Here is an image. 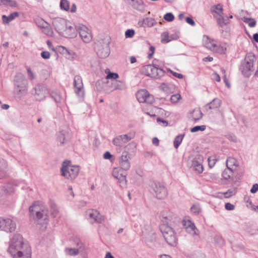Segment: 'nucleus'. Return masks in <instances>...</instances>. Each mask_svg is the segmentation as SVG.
Wrapping results in <instances>:
<instances>
[{
  "instance_id": "1",
  "label": "nucleus",
  "mask_w": 258,
  "mask_h": 258,
  "mask_svg": "<svg viewBox=\"0 0 258 258\" xmlns=\"http://www.w3.org/2000/svg\"><path fill=\"white\" fill-rule=\"evenodd\" d=\"M8 251L13 258H31V247L27 243L24 242L22 236L20 234L14 235Z\"/></svg>"
},
{
  "instance_id": "3",
  "label": "nucleus",
  "mask_w": 258,
  "mask_h": 258,
  "mask_svg": "<svg viewBox=\"0 0 258 258\" xmlns=\"http://www.w3.org/2000/svg\"><path fill=\"white\" fill-rule=\"evenodd\" d=\"M60 171L62 176L69 180H73L78 175L80 168L78 166L71 164L70 161H66L62 163Z\"/></svg>"
},
{
  "instance_id": "29",
  "label": "nucleus",
  "mask_w": 258,
  "mask_h": 258,
  "mask_svg": "<svg viewBox=\"0 0 258 258\" xmlns=\"http://www.w3.org/2000/svg\"><path fill=\"white\" fill-rule=\"evenodd\" d=\"M19 13L18 12H14L11 13L9 16L6 15L2 16V21L4 24H9L11 21L14 20L16 17H18Z\"/></svg>"
},
{
  "instance_id": "5",
  "label": "nucleus",
  "mask_w": 258,
  "mask_h": 258,
  "mask_svg": "<svg viewBox=\"0 0 258 258\" xmlns=\"http://www.w3.org/2000/svg\"><path fill=\"white\" fill-rule=\"evenodd\" d=\"M203 45L207 49L219 54L225 53L227 49L226 43L219 44L216 40L210 38L207 36H205L203 38Z\"/></svg>"
},
{
  "instance_id": "40",
  "label": "nucleus",
  "mask_w": 258,
  "mask_h": 258,
  "mask_svg": "<svg viewBox=\"0 0 258 258\" xmlns=\"http://www.w3.org/2000/svg\"><path fill=\"white\" fill-rule=\"evenodd\" d=\"M66 253L70 256H75L78 254L79 250L77 248H67L65 249Z\"/></svg>"
},
{
  "instance_id": "53",
  "label": "nucleus",
  "mask_w": 258,
  "mask_h": 258,
  "mask_svg": "<svg viewBox=\"0 0 258 258\" xmlns=\"http://www.w3.org/2000/svg\"><path fill=\"white\" fill-rule=\"evenodd\" d=\"M135 35V31L133 29H128L125 32L126 38H132Z\"/></svg>"
},
{
  "instance_id": "38",
  "label": "nucleus",
  "mask_w": 258,
  "mask_h": 258,
  "mask_svg": "<svg viewBox=\"0 0 258 258\" xmlns=\"http://www.w3.org/2000/svg\"><path fill=\"white\" fill-rule=\"evenodd\" d=\"M242 20L244 23H247L251 28L254 27L256 25V22L253 18L243 17L242 18Z\"/></svg>"
},
{
  "instance_id": "47",
  "label": "nucleus",
  "mask_w": 258,
  "mask_h": 258,
  "mask_svg": "<svg viewBox=\"0 0 258 258\" xmlns=\"http://www.w3.org/2000/svg\"><path fill=\"white\" fill-rule=\"evenodd\" d=\"M51 213L52 215L55 217H56L59 212L58 208L55 204H51Z\"/></svg>"
},
{
  "instance_id": "48",
  "label": "nucleus",
  "mask_w": 258,
  "mask_h": 258,
  "mask_svg": "<svg viewBox=\"0 0 258 258\" xmlns=\"http://www.w3.org/2000/svg\"><path fill=\"white\" fill-rule=\"evenodd\" d=\"M164 19L168 22H172L174 20L175 17L173 14L171 13H167L164 15Z\"/></svg>"
},
{
  "instance_id": "25",
  "label": "nucleus",
  "mask_w": 258,
  "mask_h": 258,
  "mask_svg": "<svg viewBox=\"0 0 258 258\" xmlns=\"http://www.w3.org/2000/svg\"><path fill=\"white\" fill-rule=\"evenodd\" d=\"M161 217L162 224L164 223L169 225L172 219L173 215L169 211H164L161 213Z\"/></svg>"
},
{
  "instance_id": "15",
  "label": "nucleus",
  "mask_w": 258,
  "mask_h": 258,
  "mask_svg": "<svg viewBox=\"0 0 258 258\" xmlns=\"http://www.w3.org/2000/svg\"><path fill=\"white\" fill-rule=\"evenodd\" d=\"M16 224L11 218H3L0 217V230L7 232L12 233L15 231Z\"/></svg>"
},
{
  "instance_id": "19",
  "label": "nucleus",
  "mask_w": 258,
  "mask_h": 258,
  "mask_svg": "<svg viewBox=\"0 0 258 258\" xmlns=\"http://www.w3.org/2000/svg\"><path fill=\"white\" fill-rule=\"evenodd\" d=\"M130 155L128 152L124 151L119 157L118 163L120 168L124 171L129 170L131 167Z\"/></svg>"
},
{
  "instance_id": "33",
  "label": "nucleus",
  "mask_w": 258,
  "mask_h": 258,
  "mask_svg": "<svg viewBox=\"0 0 258 258\" xmlns=\"http://www.w3.org/2000/svg\"><path fill=\"white\" fill-rule=\"evenodd\" d=\"M111 84L114 90H122L124 88V83L120 81L112 80Z\"/></svg>"
},
{
  "instance_id": "9",
  "label": "nucleus",
  "mask_w": 258,
  "mask_h": 258,
  "mask_svg": "<svg viewBox=\"0 0 258 258\" xmlns=\"http://www.w3.org/2000/svg\"><path fill=\"white\" fill-rule=\"evenodd\" d=\"M109 40H102L96 44L95 50L97 55L102 58L107 57L110 52Z\"/></svg>"
},
{
  "instance_id": "24",
  "label": "nucleus",
  "mask_w": 258,
  "mask_h": 258,
  "mask_svg": "<svg viewBox=\"0 0 258 258\" xmlns=\"http://www.w3.org/2000/svg\"><path fill=\"white\" fill-rule=\"evenodd\" d=\"M156 24L155 20L152 18L147 17L138 22V25L143 27H151Z\"/></svg>"
},
{
  "instance_id": "12",
  "label": "nucleus",
  "mask_w": 258,
  "mask_h": 258,
  "mask_svg": "<svg viewBox=\"0 0 258 258\" xmlns=\"http://www.w3.org/2000/svg\"><path fill=\"white\" fill-rule=\"evenodd\" d=\"M152 192L158 199H163L167 196V190L160 182H154L151 186Z\"/></svg>"
},
{
  "instance_id": "30",
  "label": "nucleus",
  "mask_w": 258,
  "mask_h": 258,
  "mask_svg": "<svg viewBox=\"0 0 258 258\" xmlns=\"http://www.w3.org/2000/svg\"><path fill=\"white\" fill-rule=\"evenodd\" d=\"M50 95L56 103H60L63 99L60 92L57 90L52 91Z\"/></svg>"
},
{
  "instance_id": "42",
  "label": "nucleus",
  "mask_w": 258,
  "mask_h": 258,
  "mask_svg": "<svg viewBox=\"0 0 258 258\" xmlns=\"http://www.w3.org/2000/svg\"><path fill=\"white\" fill-rule=\"evenodd\" d=\"M42 31L45 34L49 36H52L53 34V32L49 24L45 28H43Z\"/></svg>"
},
{
  "instance_id": "49",
  "label": "nucleus",
  "mask_w": 258,
  "mask_h": 258,
  "mask_svg": "<svg viewBox=\"0 0 258 258\" xmlns=\"http://www.w3.org/2000/svg\"><path fill=\"white\" fill-rule=\"evenodd\" d=\"M16 2L14 0H4V4L6 6H10L12 7H16Z\"/></svg>"
},
{
  "instance_id": "4",
  "label": "nucleus",
  "mask_w": 258,
  "mask_h": 258,
  "mask_svg": "<svg viewBox=\"0 0 258 258\" xmlns=\"http://www.w3.org/2000/svg\"><path fill=\"white\" fill-rule=\"evenodd\" d=\"M160 230L165 240L169 245L173 246L176 245L178 240L177 235L170 225L164 223L160 226Z\"/></svg>"
},
{
  "instance_id": "62",
  "label": "nucleus",
  "mask_w": 258,
  "mask_h": 258,
  "mask_svg": "<svg viewBox=\"0 0 258 258\" xmlns=\"http://www.w3.org/2000/svg\"><path fill=\"white\" fill-rule=\"evenodd\" d=\"M159 141L157 138L155 137L152 139V143L156 146L159 145Z\"/></svg>"
},
{
  "instance_id": "8",
  "label": "nucleus",
  "mask_w": 258,
  "mask_h": 258,
  "mask_svg": "<svg viewBox=\"0 0 258 258\" xmlns=\"http://www.w3.org/2000/svg\"><path fill=\"white\" fill-rule=\"evenodd\" d=\"M14 85L15 90L18 95L21 96L27 93L28 83L23 74L18 73L16 75Z\"/></svg>"
},
{
  "instance_id": "10",
  "label": "nucleus",
  "mask_w": 258,
  "mask_h": 258,
  "mask_svg": "<svg viewBox=\"0 0 258 258\" xmlns=\"http://www.w3.org/2000/svg\"><path fill=\"white\" fill-rule=\"evenodd\" d=\"M203 161V156L200 154H197L188 159V165L197 173H201L204 169L202 165Z\"/></svg>"
},
{
  "instance_id": "59",
  "label": "nucleus",
  "mask_w": 258,
  "mask_h": 258,
  "mask_svg": "<svg viewBox=\"0 0 258 258\" xmlns=\"http://www.w3.org/2000/svg\"><path fill=\"white\" fill-rule=\"evenodd\" d=\"M171 73L173 75V76H174L176 78H177L178 79H182L183 77V76L181 74H179L176 72H174L172 71H170Z\"/></svg>"
},
{
  "instance_id": "60",
  "label": "nucleus",
  "mask_w": 258,
  "mask_h": 258,
  "mask_svg": "<svg viewBox=\"0 0 258 258\" xmlns=\"http://www.w3.org/2000/svg\"><path fill=\"white\" fill-rule=\"evenodd\" d=\"M112 155L109 152L106 151L103 155V157L105 159H110Z\"/></svg>"
},
{
  "instance_id": "31",
  "label": "nucleus",
  "mask_w": 258,
  "mask_h": 258,
  "mask_svg": "<svg viewBox=\"0 0 258 258\" xmlns=\"http://www.w3.org/2000/svg\"><path fill=\"white\" fill-rule=\"evenodd\" d=\"M237 189L235 187H233L228 189L225 192H219V195L223 196L225 198H230L232 196L235 195L236 194Z\"/></svg>"
},
{
  "instance_id": "7",
  "label": "nucleus",
  "mask_w": 258,
  "mask_h": 258,
  "mask_svg": "<svg viewBox=\"0 0 258 258\" xmlns=\"http://www.w3.org/2000/svg\"><path fill=\"white\" fill-rule=\"evenodd\" d=\"M255 60V57L253 54L249 53L246 55L240 67L241 71L244 76L248 77L253 72V64Z\"/></svg>"
},
{
  "instance_id": "2",
  "label": "nucleus",
  "mask_w": 258,
  "mask_h": 258,
  "mask_svg": "<svg viewBox=\"0 0 258 258\" xmlns=\"http://www.w3.org/2000/svg\"><path fill=\"white\" fill-rule=\"evenodd\" d=\"M56 30L61 35L70 38L77 36V30L74 24L63 19H57L53 21Z\"/></svg>"
},
{
  "instance_id": "35",
  "label": "nucleus",
  "mask_w": 258,
  "mask_h": 258,
  "mask_svg": "<svg viewBox=\"0 0 258 258\" xmlns=\"http://www.w3.org/2000/svg\"><path fill=\"white\" fill-rule=\"evenodd\" d=\"M233 170L230 168H226L222 172V177L226 180L230 179L233 176Z\"/></svg>"
},
{
  "instance_id": "17",
  "label": "nucleus",
  "mask_w": 258,
  "mask_h": 258,
  "mask_svg": "<svg viewBox=\"0 0 258 258\" xmlns=\"http://www.w3.org/2000/svg\"><path fill=\"white\" fill-rule=\"evenodd\" d=\"M137 99L140 103H147L149 104L152 103L154 101V97L153 95L145 89H142L138 91L136 94Z\"/></svg>"
},
{
  "instance_id": "45",
  "label": "nucleus",
  "mask_w": 258,
  "mask_h": 258,
  "mask_svg": "<svg viewBox=\"0 0 258 258\" xmlns=\"http://www.w3.org/2000/svg\"><path fill=\"white\" fill-rule=\"evenodd\" d=\"M217 21L218 25L221 27H223L229 23V22L225 19L223 15H222L221 16H219V17L217 18Z\"/></svg>"
},
{
  "instance_id": "21",
  "label": "nucleus",
  "mask_w": 258,
  "mask_h": 258,
  "mask_svg": "<svg viewBox=\"0 0 258 258\" xmlns=\"http://www.w3.org/2000/svg\"><path fill=\"white\" fill-rule=\"evenodd\" d=\"M122 170L120 168H114L112 170V174L113 176L118 180L120 183V186L121 187H125L126 185V175H124L121 173Z\"/></svg>"
},
{
  "instance_id": "51",
  "label": "nucleus",
  "mask_w": 258,
  "mask_h": 258,
  "mask_svg": "<svg viewBox=\"0 0 258 258\" xmlns=\"http://www.w3.org/2000/svg\"><path fill=\"white\" fill-rule=\"evenodd\" d=\"M206 130L205 125L196 126L190 129L191 133L197 132L199 131H204Z\"/></svg>"
},
{
  "instance_id": "32",
  "label": "nucleus",
  "mask_w": 258,
  "mask_h": 258,
  "mask_svg": "<svg viewBox=\"0 0 258 258\" xmlns=\"http://www.w3.org/2000/svg\"><path fill=\"white\" fill-rule=\"evenodd\" d=\"M7 164L5 160L0 159V175H2V178L7 175Z\"/></svg>"
},
{
  "instance_id": "13",
  "label": "nucleus",
  "mask_w": 258,
  "mask_h": 258,
  "mask_svg": "<svg viewBox=\"0 0 258 258\" xmlns=\"http://www.w3.org/2000/svg\"><path fill=\"white\" fill-rule=\"evenodd\" d=\"M32 94L36 100L40 101L45 99L49 94V91L45 85L37 84L33 88Z\"/></svg>"
},
{
  "instance_id": "54",
  "label": "nucleus",
  "mask_w": 258,
  "mask_h": 258,
  "mask_svg": "<svg viewBox=\"0 0 258 258\" xmlns=\"http://www.w3.org/2000/svg\"><path fill=\"white\" fill-rule=\"evenodd\" d=\"M27 72L28 73V77L30 80H33L35 78V75L32 72V70L30 68H27Z\"/></svg>"
},
{
  "instance_id": "61",
  "label": "nucleus",
  "mask_w": 258,
  "mask_h": 258,
  "mask_svg": "<svg viewBox=\"0 0 258 258\" xmlns=\"http://www.w3.org/2000/svg\"><path fill=\"white\" fill-rule=\"evenodd\" d=\"M213 79L216 81L217 82H220L221 81V78L220 76L216 73H215L213 75Z\"/></svg>"
},
{
  "instance_id": "23",
  "label": "nucleus",
  "mask_w": 258,
  "mask_h": 258,
  "mask_svg": "<svg viewBox=\"0 0 258 258\" xmlns=\"http://www.w3.org/2000/svg\"><path fill=\"white\" fill-rule=\"evenodd\" d=\"M71 139L70 133L66 130L60 131L57 136V141L60 145L67 144Z\"/></svg>"
},
{
  "instance_id": "34",
  "label": "nucleus",
  "mask_w": 258,
  "mask_h": 258,
  "mask_svg": "<svg viewBox=\"0 0 258 258\" xmlns=\"http://www.w3.org/2000/svg\"><path fill=\"white\" fill-rule=\"evenodd\" d=\"M35 22L37 26L39 27L41 30L45 28L46 26H47L48 23L45 21L43 19L37 17L35 19Z\"/></svg>"
},
{
  "instance_id": "57",
  "label": "nucleus",
  "mask_w": 258,
  "mask_h": 258,
  "mask_svg": "<svg viewBox=\"0 0 258 258\" xmlns=\"http://www.w3.org/2000/svg\"><path fill=\"white\" fill-rule=\"evenodd\" d=\"M185 21L191 26H194L196 25L195 21L190 17L185 18Z\"/></svg>"
},
{
  "instance_id": "20",
  "label": "nucleus",
  "mask_w": 258,
  "mask_h": 258,
  "mask_svg": "<svg viewBox=\"0 0 258 258\" xmlns=\"http://www.w3.org/2000/svg\"><path fill=\"white\" fill-rule=\"evenodd\" d=\"M87 218L91 223H101L104 221V217L96 210H89L87 211Z\"/></svg>"
},
{
  "instance_id": "39",
  "label": "nucleus",
  "mask_w": 258,
  "mask_h": 258,
  "mask_svg": "<svg viewBox=\"0 0 258 258\" xmlns=\"http://www.w3.org/2000/svg\"><path fill=\"white\" fill-rule=\"evenodd\" d=\"M60 8L61 10L69 11H70V3L68 0H61L60 2Z\"/></svg>"
},
{
  "instance_id": "6",
  "label": "nucleus",
  "mask_w": 258,
  "mask_h": 258,
  "mask_svg": "<svg viewBox=\"0 0 258 258\" xmlns=\"http://www.w3.org/2000/svg\"><path fill=\"white\" fill-rule=\"evenodd\" d=\"M29 212L31 215H36L39 222L44 224L47 222L48 211L44 206L40 207L36 203H34L29 208Z\"/></svg>"
},
{
  "instance_id": "64",
  "label": "nucleus",
  "mask_w": 258,
  "mask_h": 258,
  "mask_svg": "<svg viewBox=\"0 0 258 258\" xmlns=\"http://www.w3.org/2000/svg\"><path fill=\"white\" fill-rule=\"evenodd\" d=\"M105 258H114V257L109 252L106 253Z\"/></svg>"
},
{
  "instance_id": "44",
  "label": "nucleus",
  "mask_w": 258,
  "mask_h": 258,
  "mask_svg": "<svg viewBox=\"0 0 258 258\" xmlns=\"http://www.w3.org/2000/svg\"><path fill=\"white\" fill-rule=\"evenodd\" d=\"M133 7L134 9L139 11H143L144 8L143 3L142 2H135L133 5Z\"/></svg>"
},
{
  "instance_id": "11",
  "label": "nucleus",
  "mask_w": 258,
  "mask_h": 258,
  "mask_svg": "<svg viewBox=\"0 0 258 258\" xmlns=\"http://www.w3.org/2000/svg\"><path fill=\"white\" fill-rule=\"evenodd\" d=\"M142 71L144 75L154 78H160L164 74L162 69L151 64L144 66Z\"/></svg>"
},
{
  "instance_id": "58",
  "label": "nucleus",
  "mask_w": 258,
  "mask_h": 258,
  "mask_svg": "<svg viewBox=\"0 0 258 258\" xmlns=\"http://www.w3.org/2000/svg\"><path fill=\"white\" fill-rule=\"evenodd\" d=\"M258 191V184L255 183L252 185V188L250 189V192L252 194H254Z\"/></svg>"
},
{
  "instance_id": "18",
  "label": "nucleus",
  "mask_w": 258,
  "mask_h": 258,
  "mask_svg": "<svg viewBox=\"0 0 258 258\" xmlns=\"http://www.w3.org/2000/svg\"><path fill=\"white\" fill-rule=\"evenodd\" d=\"M74 87L77 95L82 99L84 96V89L82 79L80 76L77 75L74 77Z\"/></svg>"
},
{
  "instance_id": "46",
  "label": "nucleus",
  "mask_w": 258,
  "mask_h": 258,
  "mask_svg": "<svg viewBox=\"0 0 258 258\" xmlns=\"http://www.w3.org/2000/svg\"><path fill=\"white\" fill-rule=\"evenodd\" d=\"M2 190L5 195L11 194L14 191V187L11 185H7L4 187Z\"/></svg>"
},
{
  "instance_id": "27",
  "label": "nucleus",
  "mask_w": 258,
  "mask_h": 258,
  "mask_svg": "<svg viewBox=\"0 0 258 258\" xmlns=\"http://www.w3.org/2000/svg\"><path fill=\"white\" fill-rule=\"evenodd\" d=\"M203 116V114L199 108H196L191 112L190 117L195 122L200 120Z\"/></svg>"
},
{
  "instance_id": "50",
  "label": "nucleus",
  "mask_w": 258,
  "mask_h": 258,
  "mask_svg": "<svg viewBox=\"0 0 258 258\" xmlns=\"http://www.w3.org/2000/svg\"><path fill=\"white\" fill-rule=\"evenodd\" d=\"M118 75L117 73H112L109 72L108 75L106 77V79H112V80H116L118 78Z\"/></svg>"
},
{
  "instance_id": "26",
  "label": "nucleus",
  "mask_w": 258,
  "mask_h": 258,
  "mask_svg": "<svg viewBox=\"0 0 258 258\" xmlns=\"http://www.w3.org/2000/svg\"><path fill=\"white\" fill-rule=\"evenodd\" d=\"M177 37L174 35H169L167 32H164L161 34V41L162 43H168L172 40L176 39Z\"/></svg>"
},
{
  "instance_id": "16",
  "label": "nucleus",
  "mask_w": 258,
  "mask_h": 258,
  "mask_svg": "<svg viewBox=\"0 0 258 258\" xmlns=\"http://www.w3.org/2000/svg\"><path fill=\"white\" fill-rule=\"evenodd\" d=\"M133 139L131 134L117 135L112 140V144L120 151Z\"/></svg>"
},
{
  "instance_id": "55",
  "label": "nucleus",
  "mask_w": 258,
  "mask_h": 258,
  "mask_svg": "<svg viewBox=\"0 0 258 258\" xmlns=\"http://www.w3.org/2000/svg\"><path fill=\"white\" fill-rule=\"evenodd\" d=\"M41 56L44 59H48L50 56V53L48 51H42Z\"/></svg>"
},
{
  "instance_id": "56",
  "label": "nucleus",
  "mask_w": 258,
  "mask_h": 258,
  "mask_svg": "<svg viewBox=\"0 0 258 258\" xmlns=\"http://www.w3.org/2000/svg\"><path fill=\"white\" fill-rule=\"evenodd\" d=\"M225 208L227 210H233L235 208V206L230 203H227L225 205Z\"/></svg>"
},
{
  "instance_id": "52",
  "label": "nucleus",
  "mask_w": 258,
  "mask_h": 258,
  "mask_svg": "<svg viewBox=\"0 0 258 258\" xmlns=\"http://www.w3.org/2000/svg\"><path fill=\"white\" fill-rule=\"evenodd\" d=\"M181 98V96L179 94L172 95L170 97V101L173 103H176Z\"/></svg>"
},
{
  "instance_id": "43",
  "label": "nucleus",
  "mask_w": 258,
  "mask_h": 258,
  "mask_svg": "<svg viewBox=\"0 0 258 258\" xmlns=\"http://www.w3.org/2000/svg\"><path fill=\"white\" fill-rule=\"evenodd\" d=\"M183 138V136L182 135H179L176 137L174 141V146L176 149L178 148L182 141Z\"/></svg>"
},
{
  "instance_id": "41",
  "label": "nucleus",
  "mask_w": 258,
  "mask_h": 258,
  "mask_svg": "<svg viewBox=\"0 0 258 258\" xmlns=\"http://www.w3.org/2000/svg\"><path fill=\"white\" fill-rule=\"evenodd\" d=\"M201 207L199 204H194L190 208V211L196 215L199 214L201 212Z\"/></svg>"
},
{
  "instance_id": "14",
  "label": "nucleus",
  "mask_w": 258,
  "mask_h": 258,
  "mask_svg": "<svg viewBox=\"0 0 258 258\" xmlns=\"http://www.w3.org/2000/svg\"><path fill=\"white\" fill-rule=\"evenodd\" d=\"M182 225L186 232L189 234L193 237L199 236V230L189 217H185L182 220Z\"/></svg>"
},
{
  "instance_id": "63",
  "label": "nucleus",
  "mask_w": 258,
  "mask_h": 258,
  "mask_svg": "<svg viewBox=\"0 0 258 258\" xmlns=\"http://www.w3.org/2000/svg\"><path fill=\"white\" fill-rule=\"evenodd\" d=\"M77 7L75 4H73L71 8L70 9V11L71 13H75L76 12Z\"/></svg>"
},
{
  "instance_id": "36",
  "label": "nucleus",
  "mask_w": 258,
  "mask_h": 258,
  "mask_svg": "<svg viewBox=\"0 0 258 258\" xmlns=\"http://www.w3.org/2000/svg\"><path fill=\"white\" fill-rule=\"evenodd\" d=\"M223 11L222 6L221 4L215 5L212 8V11L217 14L219 16H221L223 15Z\"/></svg>"
},
{
  "instance_id": "22",
  "label": "nucleus",
  "mask_w": 258,
  "mask_h": 258,
  "mask_svg": "<svg viewBox=\"0 0 258 258\" xmlns=\"http://www.w3.org/2000/svg\"><path fill=\"white\" fill-rule=\"evenodd\" d=\"M79 30L80 36L85 43H89L91 41L92 36L91 32L86 26H80Z\"/></svg>"
},
{
  "instance_id": "37",
  "label": "nucleus",
  "mask_w": 258,
  "mask_h": 258,
  "mask_svg": "<svg viewBox=\"0 0 258 258\" xmlns=\"http://www.w3.org/2000/svg\"><path fill=\"white\" fill-rule=\"evenodd\" d=\"M221 101L218 98H215L209 104V108L214 109L219 107L221 105Z\"/></svg>"
},
{
  "instance_id": "28",
  "label": "nucleus",
  "mask_w": 258,
  "mask_h": 258,
  "mask_svg": "<svg viewBox=\"0 0 258 258\" xmlns=\"http://www.w3.org/2000/svg\"><path fill=\"white\" fill-rule=\"evenodd\" d=\"M238 163L236 159L233 157H229L227 158L226 161V166L227 168H230L233 170L234 168L238 166Z\"/></svg>"
}]
</instances>
